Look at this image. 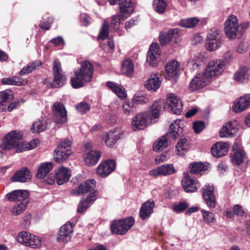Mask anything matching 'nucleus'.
I'll list each match as a JSON object with an SVG mask.
<instances>
[{
  "instance_id": "13d9d810",
  "label": "nucleus",
  "mask_w": 250,
  "mask_h": 250,
  "mask_svg": "<svg viewBox=\"0 0 250 250\" xmlns=\"http://www.w3.org/2000/svg\"><path fill=\"white\" fill-rule=\"evenodd\" d=\"M188 206V205L187 203L182 202L178 204L176 203L173 204L172 206V209L175 212L181 213L186 209Z\"/></svg>"
},
{
  "instance_id": "e433bc0d",
  "label": "nucleus",
  "mask_w": 250,
  "mask_h": 250,
  "mask_svg": "<svg viewBox=\"0 0 250 250\" xmlns=\"http://www.w3.org/2000/svg\"><path fill=\"white\" fill-rule=\"evenodd\" d=\"M101 157V153L98 151H90L88 152L84 159L85 164L89 166L95 165L99 161Z\"/></svg>"
},
{
  "instance_id": "4be33fe9",
  "label": "nucleus",
  "mask_w": 250,
  "mask_h": 250,
  "mask_svg": "<svg viewBox=\"0 0 250 250\" xmlns=\"http://www.w3.org/2000/svg\"><path fill=\"white\" fill-rule=\"evenodd\" d=\"M250 106V94L241 97L236 100L232 106V109L235 112H241Z\"/></svg>"
},
{
  "instance_id": "a878e982",
  "label": "nucleus",
  "mask_w": 250,
  "mask_h": 250,
  "mask_svg": "<svg viewBox=\"0 0 250 250\" xmlns=\"http://www.w3.org/2000/svg\"><path fill=\"white\" fill-rule=\"evenodd\" d=\"M180 65L178 62L175 60L169 62L165 67V78L168 80L176 76L179 71Z\"/></svg>"
},
{
  "instance_id": "09e8293b",
  "label": "nucleus",
  "mask_w": 250,
  "mask_h": 250,
  "mask_svg": "<svg viewBox=\"0 0 250 250\" xmlns=\"http://www.w3.org/2000/svg\"><path fill=\"white\" fill-rule=\"evenodd\" d=\"M1 83L2 84L21 85L23 84L24 82H23L20 78L13 77L11 78H5L2 79Z\"/></svg>"
},
{
  "instance_id": "20e7f679",
  "label": "nucleus",
  "mask_w": 250,
  "mask_h": 250,
  "mask_svg": "<svg viewBox=\"0 0 250 250\" xmlns=\"http://www.w3.org/2000/svg\"><path fill=\"white\" fill-rule=\"evenodd\" d=\"M72 141L68 139L61 141L54 151V160L57 162H63L71 154Z\"/></svg>"
},
{
  "instance_id": "39448f33",
  "label": "nucleus",
  "mask_w": 250,
  "mask_h": 250,
  "mask_svg": "<svg viewBox=\"0 0 250 250\" xmlns=\"http://www.w3.org/2000/svg\"><path fill=\"white\" fill-rule=\"evenodd\" d=\"M224 30L226 36L229 39H235L241 36L242 32L239 30V24L237 17L230 15L225 22Z\"/></svg>"
},
{
  "instance_id": "49530a36",
  "label": "nucleus",
  "mask_w": 250,
  "mask_h": 250,
  "mask_svg": "<svg viewBox=\"0 0 250 250\" xmlns=\"http://www.w3.org/2000/svg\"><path fill=\"white\" fill-rule=\"evenodd\" d=\"M153 6L157 13L163 14L167 6V3L164 0H153Z\"/></svg>"
},
{
  "instance_id": "4468645a",
  "label": "nucleus",
  "mask_w": 250,
  "mask_h": 250,
  "mask_svg": "<svg viewBox=\"0 0 250 250\" xmlns=\"http://www.w3.org/2000/svg\"><path fill=\"white\" fill-rule=\"evenodd\" d=\"M116 167L115 162L113 160H108L100 164L97 168V174L102 178H105L110 174Z\"/></svg>"
},
{
  "instance_id": "bf43d9fd",
  "label": "nucleus",
  "mask_w": 250,
  "mask_h": 250,
  "mask_svg": "<svg viewBox=\"0 0 250 250\" xmlns=\"http://www.w3.org/2000/svg\"><path fill=\"white\" fill-rule=\"evenodd\" d=\"M148 101L149 99L147 97L143 95L139 96L136 94L133 98L132 102L136 104H144L148 102Z\"/></svg>"
},
{
  "instance_id": "f03ea898",
  "label": "nucleus",
  "mask_w": 250,
  "mask_h": 250,
  "mask_svg": "<svg viewBox=\"0 0 250 250\" xmlns=\"http://www.w3.org/2000/svg\"><path fill=\"white\" fill-rule=\"evenodd\" d=\"M96 182L95 180H88L72 190V192L73 193L78 195L83 194L90 192L86 198L83 199L80 202L78 206V212H84L96 200L98 196V192L95 190H93L96 187Z\"/></svg>"
},
{
  "instance_id": "8fccbe9b",
  "label": "nucleus",
  "mask_w": 250,
  "mask_h": 250,
  "mask_svg": "<svg viewBox=\"0 0 250 250\" xmlns=\"http://www.w3.org/2000/svg\"><path fill=\"white\" fill-rule=\"evenodd\" d=\"M134 103L132 101L125 102L122 105V109L124 113L126 115H133L134 111Z\"/></svg>"
},
{
  "instance_id": "f257e3e1",
  "label": "nucleus",
  "mask_w": 250,
  "mask_h": 250,
  "mask_svg": "<svg viewBox=\"0 0 250 250\" xmlns=\"http://www.w3.org/2000/svg\"><path fill=\"white\" fill-rule=\"evenodd\" d=\"M164 108V103L162 101L154 102L151 111L148 113L143 112L137 114L131 122L132 128L134 130L143 129L150 124L155 123L159 118L160 111Z\"/></svg>"
},
{
  "instance_id": "052dcab7",
  "label": "nucleus",
  "mask_w": 250,
  "mask_h": 250,
  "mask_svg": "<svg viewBox=\"0 0 250 250\" xmlns=\"http://www.w3.org/2000/svg\"><path fill=\"white\" fill-rule=\"evenodd\" d=\"M76 108L78 112L83 114L89 110L90 106L86 103L82 102L76 105Z\"/></svg>"
},
{
  "instance_id": "f3484780",
  "label": "nucleus",
  "mask_w": 250,
  "mask_h": 250,
  "mask_svg": "<svg viewBox=\"0 0 250 250\" xmlns=\"http://www.w3.org/2000/svg\"><path fill=\"white\" fill-rule=\"evenodd\" d=\"M233 149L230 153V159L233 165H240L246 158V153L243 149L235 143L232 146Z\"/></svg>"
},
{
  "instance_id": "6e6552de",
  "label": "nucleus",
  "mask_w": 250,
  "mask_h": 250,
  "mask_svg": "<svg viewBox=\"0 0 250 250\" xmlns=\"http://www.w3.org/2000/svg\"><path fill=\"white\" fill-rule=\"evenodd\" d=\"M222 39L216 29H212L209 32L206 41V48L210 51H213L221 46Z\"/></svg>"
},
{
  "instance_id": "ea45409f",
  "label": "nucleus",
  "mask_w": 250,
  "mask_h": 250,
  "mask_svg": "<svg viewBox=\"0 0 250 250\" xmlns=\"http://www.w3.org/2000/svg\"><path fill=\"white\" fill-rule=\"evenodd\" d=\"M168 145V135L166 134L155 142L153 145V149L156 151H161L166 148Z\"/></svg>"
},
{
  "instance_id": "58836bf2",
  "label": "nucleus",
  "mask_w": 250,
  "mask_h": 250,
  "mask_svg": "<svg viewBox=\"0 0 250 250\" xmlns=\"http://www.w3.org/2000/svg\"><path fill=\"white\" fill-rule=\"evenodd\" d=\"M182 121L176 120L170 125L169 133L172 138H176L178 135L182 133L183 128L181 126Z\"/></svg>"
},
{
  "instance_id": "79ce46f5",
  "label": "nucleus",
  "mask_w": 250,
  "mask_h": 250,
  "mask_svg": "<svg viewBox=\"0 0 250 250\" xmlns=\"http://www.w3.org/2000/svg\"><path fill=\"white\" fill-rule=\"evenodd\" d=\"M189 146L187 140L185 138L180 139L176 147L177 154L179 156L185 155L188 150Z\"/></svg>"
},
{
  "instance_id": "4d7b16f0",
  "label": "nucleus",
  "mask_w": 250,
  "mask_h": 250,
  "mask_svg": "<svg viewBox=\"0 0 250 250\" xmlns=\"http://www.w3.org/2000/svg\"><path fill=\"white\" fill-rule=\"evenodd\" d=\"M201 213L204 221L206 223L209 224L214 220V215L212 212L206 211L204 209H202Z\"/></svg>"
},
{
  "instance_id": "6e6d98bb",
  "label": "nucleus",
  "mask_w": 250,
  "mask_h": 250,
  "mask_svg": "<svg viewBox=\"0 0 250 250\" xmlns=\"http://www.w3.org/2000/svg\"><path fill=\"white\" fill-rule=\"evenodd\" d=\"M42 245V240L39 236L31 234L27 246L32 248H38Z\"/></svg>"
},
{
  "instance_id": "1a4fd4ad",
  "label": "nucleus",
  "mask_w": 250,
  "mask_h": 250,
  "mask_svg": "<svg viewBox=\"0 0 250 250\" xmlns=\"http://www.w3.org/2000/svg\"><path fill=\"white\" fill-rule=\"evenodd\" d=\"M21 138L22 134L20 132L16 130L12 131L2 138L1 144L5 149L10 150L16 148Z\"/></svg>"
},
{
  "instance_id": "f704fd0d",
  "label": "nucleus",
  "mask_w": 250,
  "mask_h": 250,
  "mask_svg": "<svg viewBox=\"0 0 250 250\" xmlns=\"http://www.w3.org/2000/svg\"><path fill=\"white\" fill-rule=\"evenodd\" d=\"M53 167V164L51 162L42 163L38 168L37 177L39 179L44 178Z\"/></svg>"
},
{
  "instance_id": "603ef678",
  "label": "nucleus",
  "mask_w": 250,
  "mask_h": 250,
  "mask_svg": "<svg viewBox=\"0 0 250 250\" xmlns=\"http://www.w3.org/2000/svg\"><path fill=\"white\" fill-rule=\"evenodd\" d=\"M125 18L123 15L120 14L113 16L110 21V27L115 29H118L121 21H124Z\"/></svg>"
},
{
  "instance_id": "5fc2aeb1",
  "label": "nucleus",
  "mask_w": 250,
  "mask_h": 250,
  "mask_svg": "<svg viewBox=\"0 0 250 250\" xmlns=\"http://www.w3.org/2000/svg\"><path fill=\"white\" fill-rule=\"evenodd\" d=\"M31 234L26 231L20 232L17 236V241L21 244L27 246L29 244Z\"/></svg>"
},
{
  "instance_id": "338daca9",
  "label": "nucleus",
  "mask_w": 250,
  "mask_h": 250,
  "mask_svg": "<svg viewBox=\"0 0 250 250\" xmlns=\"http://www.w3.org/2000/svg\"><path fill=\"white\" fill-rule=\"evenodd\" d=\"M233 212L234 213L239 216H243L244 214V211L243 210L242 207L238 205H236L234 206Z\"/></svg>"
},
{
  "instance_id": "c03bdc74",
  "label": "nucleus",
  "mask_w": 250,
  "mask_h": 250,
  "mask_svg": "<svg viewBox=\"0 0 250 250\" xmlns=\"http://www.w3.org/2000/svg\"><path fill=\"white\" fill-rule=\"evenodd\" d=\"M28 202V199L17 202L11 210L12 214L16 216L21 214L25 209Z\"/></svg>"
},
{
  "instance_id": "37998d69",
  "label": "nucleus",
  "mask_w": 250,
  "mask_h": 250,
  "mask_svg": "<svg viewBox=\"0 0 250 250\" xmlns=\"http://www.w3.org/2000/svg\"><path fill=\"white\" fill-rule=\"evenodd\" d=\"M199 20L195 17L190 18L183 19L180 20L179 24L180 26L187 28H192L195 27L199 22Z\"/></svg>"
},
{
  "instance_id": "393cba45",
  "label": "nucleus",
  "mask_w": 250,
  "mask_h": 250,
  "mask_svg": "<svg viewBox=\"0 0 250 250\" xmlns=\"http://www.w3.org/2000/svg\"><path fill=\"white\" fill-rule=\"evenodd\" d=\"M182 179V184L187 192H194L200 187V184L196 180H193L189 176L185 174Z\"/></svg>"
},
{
  "instance_id": "3c124183",
  "label": "nucleus",
  "mask_w": 250,
  "mask_h": 250,
  "mask_svg": "<svg viewBox=\"0 0 250 250\" xmlns=\"http://www.w3.org/2000/svg\"><path fill=\"white\" fill-rule=\"evenodd\" d=\"M190 171L193 174H199L200 172L207 169L206 166L200 162H194L189 165Z\"/></svg>"
},
{
  "instance_id": "774afa93",
  "label": "nucleus",
  "mask_w": 250,
  "mask_h": 250,
  "mask_svg": "<svg viewBox=\"0 0 250 250\" xmlns=\"http://www.w3.org/2000/svg\"><path fill=\"white\" fill-rule=\"evenodd\" d=\"M167 159L166 154L162 153L155 158V161L157 164H159L167 161Z\"/></svg>"
},
{
  "instance_id": "b1692460",
  "label": "nucleus",
  "mask_w": 250,
  "mask_h": 250,
  "mask_svg": "<svg viewBox=\"0 0 250 250\" xmlns=\"http://www.w3.org/2000/svg\"><path fill=\"white\" fill-rule=\"evenodd\" d=\"M229 147L228 143L219 142L212 146L211 152L214 157H221L227 154Z\"/></svg>"
},
{
  "instance_id": "bb28decb",
  "label": "nucleus",
  "mask_w": 250,
  "mask_h": 250,
  "mask_svg": "<svg viewBox=\"0 0 250 250\" xmlns=\"http://www.w3.org/2000/svg\"><path fill=\"white\" fill-rule=\"evenodd\" d=\"M179 36V29H170L162 33L159 37L160 42L162 45H166L171 41L172 38H177Z\"/></svg>"
},
{
  "instance_id": "680f3d73",
  "label": "nucleus",
  "mask_w": 250,
  "mask_h": 250,
  "mask_svg": "<svg viewBox=\"0 0 250 250\" xmlns=\"http://www.w3.org/2000/svg\"><path fill=\"white\" fill-rule=\"evenodd\" d=\"M103 49L107 51L112 50L114 47V42L112 39L108 38L107 41L103 43Z\"/></svg>"
},
{
  "instance_id": "7ed1b4c3",
  "label": "nucleus",
  "mask_w": 250,
  "mask_h": 250,
  "mask_svg": "<svg viewBox=\"0 0 250 250\" xmlns=\"http://www.w3.org/2000/svg\"><path fill=\"white\" fill-rule=\"evenodd\" d=\"M93 71V66L89 62L82 61L80 67L74 71V75L71 79L72 87L79 88L83 87L85 83L90 82L92 78Z\"/></svg>"
},
{
  "instance_id": "473e14b6",
  "label": "nucleus",
  "mask_w": 250,
  "mask_h": 250,
  "mask_svg": "<svg viewBox=\"0 0 250 250\" xmlns=\"http://www.w3.org/2000/svg\"><path fill=\"white\" fill-rule=\"evenodd\" d=\"M39 143L40 141L38 139H34L28 143L20 142V141L15 148H16V152H21L33 149L39 145Z\"/></svg>"
},
{
  "instance_id": "2f4dec72",
  "label": "nucleus",
  "mask_w": 250,
  "mask_h": 250,
  "mask_svg": "<svg viewBox=\"0 0 250 250\" xmlns=\"http://www.w3.org/2000/svg\"><path fill=\"white\" fill-rule=\"evenodd\" d=\"M31 178L29 171L26 168H23L15 172L11 178L13 182H27Z\"/></svg>"
},
{
  "instance_id": "864d4df0",
  "label": "nucleus",
  "mask_w": 250,
  "mask_h": 250,
  "mask_svg": "<svg viewBox=\"0 0 250 250\" xmlns=\"http://www.w3.org/2000/svg\"><path fill=\"white\" fill-rule=\"evenodd\" d=\"M109 28V24L106 21H104V23L103 24L99 33L98 35V38L99 40H105L106 39L109 35L108 32Z\"/></svg>"
},
{
  "instance_id": "c756f323",
  "label": "nucleus",
  "mask_w": 250,
  "mask_h": 250,
  "mask_svg": "<svg viewBox=\"0 0 250 250\" xmlns=\"http://www.w3.org/2000/svg\"><path fill=\"white\" fill-rule=\"evenodd\" d=\"M161 84V81L158 74L154 73L150 76L145 84V86L149 90L156 91L160 87Z\"/></svg>"
},
{
  "instance_id": "5701e85b",
  "label": "nucleus",
  "mask_w": 250,
  "mask_h": 250,
  "mask_svg": "<svg viewBox=\"0 0 250 250\" xmlns=\"http://www.w3.org/2000/svg\"><path fill=\"white\" fill-rule=\"evenodd\" d=\"M6 199L9 201H22L28 199L29 192L26 190H14L6 194Z\"/></svg>"
},
{
  "instance_id": "423d86ee",
  "label": "nucleus",
  "mask_w": 250,
  "mask_h": 250,
  "mask_svg": "<svg viewBox=\"0 0 250 250\" xmlns=\"http://www.w3.org/2000/svg\"><path fill=\"white\" fill-rule=\"evenodd\" d=\"M225 68V64L221 60H214L210 61L203 71L211 81L221 75Z\"/></svg>"
},
{
  "instance_id": "ddd939ff",
  "label": "nucleus",
  "mask_w": 250,
  "mask_h": 250,
  "mask_svg": "<svg viewBox=\"0 0 250 250\" xmlns=\"http://www.w3.org/2000/svg\"><path fill=\"white\" fill-rule=\"evenodd\" d=\"M161 51L157 43H153L150 46L146 58L147 63L152 66H156L160 60Z\"/></svg>"
},
{
  "instance_id": "6ab92c4d",
  "label": "nucleus",
  "mask_w": 250,
  "mask_h": 250,
  "mask_svg": "<svg viewBox=\"0 0 250 250\" xmlns=\"http://www.w3.org/2000/svg\"><path fill=\"white\" fill-rule=\"evenodd\" d=\"M73 231L72 224L67 222L61 228L57 238L58 241L63 243L68 242L71 237Z\"/></svg>"
},
{
  "instance_id": "7c9ffc66",
  "label": "nucleus",
  "mask_w": 250,
  "mask_h": 250,
  "mask_svg": "<svg viewBox=\"0 0 250 250\" xmlns=\"http://www.w3.org/2000/svg\"><path fill=\"white\" fill-rule=\"evenodd\" d=\"M154 207V202L153 201H147L144 203L140 208V217L143 219L145 220L148 218L153 212V209Z\"/></svg>"
},
{
  "instance_id": "a18cd8bd",
  "label": "nucleus",
  "mask_w": 250,
  "mask_h": 250,
  "mask_svg": "<svg viewBox=\"0 0 250 250\" xmlns=\"http://www.w3.org/2000/svg\"><path fill=\"white\" fill-rule=\"evenodd\" d=\"M248 69L243 67L239 69L234 75V80L239 83H243L249 78Z\"/></svg>"
},
{
  "instance_id": "aec40b11",
  "label": "nucleus",
  "mask_w": 250,
  "mask_h": 250,
  "mask_svg": "<svg viewBox=\"0 0 250 250\" xmlns=\"http://www.w3.org/2000/svg\"><path fill=\"white\" fill-rule=\"evenodd\" d=\"M237 122L235 121H230L225 124L220 131L221 137H231L235 135L238 131V127L237 126Z\"/></svg>"
},
{
  "instance_id": "e2e57ef3",
  "label": "nucleus",
  "mask_w": 250,
  "mask_h": 250,
  "mask_svg": "<svg viewBox=\"0 0 250 250\" xmlns=\"http://www.w3.org/2000/svg\"><path fill=\"white\" fill-rule=\"evenodd\" d=\"M36 65L34 64H28L26 66L23 67L19 72L20 75H23L31 72L35 68Z\"/></svg>"
},
{
  "instance_id": "2eb2a0df",
  "label": "nucleus",
  "mask_w": 250,
  "mask_h": 250,
  "mask_svg": "<svg viewBox=\"0 0 250 250\" xmlns=\"http://www.w3.org/2000/svg\"><path fill=\"white\" fill-rule=\"evenodd\" d=\"M53 113L55 122L58 124L65 123L67 120V113L64 106L59 102H55L53 107Z\"/></svg>"
},
{
  "instance_id": "0eeeda50",
  "label": "nucleus",
  "mask_w": 250,
  "mask_h": 250,
  "mask_svg": "<svg viewBox=\"0 0 250 250\" xmlns=\"http://www.w3.org/2000/svg\"><path fill=\"white\" fill-rule=\"evenodd\" d=\"M134 223V219L132 217L114 221L110 225L111 231L114 233L123 235L132 227Z\"/></svg>"
},
{
  "instance_id": "de8ad7c7",
  "label": "nucleus",
  "mask_w": 250,
  "mask_h": 250,
  "mask_svg": "<svg viewBox=\"0 0 250 250\" xmlns=\"http://www.w3.org/2000/svg\"><path fill=\"white\" fill-rule=\"evenodd\" d=\"M46 129V125L42 119H39L33 123L31 131L32 133H38Z\"/></svg>"
},
{
  "instance_id": "c9c22d12",
  "label": "nucleus",
  "mask_w": 250,
  "mask_h": 250,
  "mask_svg": "<svg viewBox=\"0 0 250 250\" xmlns=\"http://www.w3.org/2000/svg\"><path fill=\"white\" fill-rule=\"evenodd\" d=\"M204 57L201 54H197L189 59L188 66L191 69H196L203 63Z\"/></svg>"
},
{
  "instance_id": "c85d7f7f",
  "label": "nucleus",
  "mask_w": 250,
  "mask_h": 250,
  "mask_svg": "<svg viewBox=\"0 0 250 250\" xmlns=\"http://www.w3.org/2000/svg\"><path fill=\"white\" fill-rule=\"evenodd\" d=\"M121 13L125 18L128 17L134 9V5L131 0H121L119 3Z\"/></svg>"
},
{
  "instance_id": "9b49d317",
  "label": "nucleus",
  "mask_w": 250,
  "mask_h": 250,
  "mask_svg": "<svg viewBox=\"0 0 250 250\" xmlns=\"http://www.w3.org/2000/svg\"><path fill=\"white\" fill-rule=\"evenodd\" d=\"M62 71L59 61L57 59H55L53 67L54 80L52 84L54 87L62 86L66 83V78L63 75Z\"/></svg>"
},
{
  "instance_id": "412c9836",
  "label": "nucleus",
  "mask_w": 250,
  "mask_h": 250,
  "mask_svg": "<svg viewBox=\"0 0 250 250\" xmlns=\"http://www.w3.org/2000/svg\"><path fill=\"white\" fill-rule=\"evenodd\" d=\"M167 103L172 111L176 114L181 113L183 104L181 100L173 94H170L167 97Z\"/></svg>"
},
{
  "instance_id": "0e129e2a",
  "label": "nucleus",
  "mask_w": 250,
  "mask_h": 250,
  "mask_svg": "<svg viewBox=\"0 0 250 250\" xmlns=\"http://www.w3.org/2000/svg\"><path fill=\"white\" fill-rule=\"evenodd\" d=\"M195 132L199 133L201 132L205 127V124L202 121L195 122L193 125Z\"/></svg>"
},
{
  "instance_id": "72a5a7b5",
  "label": "nucleus",
  "mask_w": 250,
  "mask_h": 250,
  "mask_svg": "<svg viewBox=\"0 0 250 250\" xmlns=\"http://www.w3.org/2000/svg\"><path fill=\"white\" fill-rule=\"evenodd\" d=\"M107 86L115 93L117 96L123 99L126 97V93L125 89L120 84L111 82L106 83Z\"/></svg>"
},
{
  "instance_id": "cd10ccee",
  "label": "nucleus",
  "mask_w": 250,
  "mask_h": 250,
  "mask_svg": "<svg viewBox=\"0 0 250 250\" xmlns=\"http://www.w3.org/2000/svg\"><path fill=\"white\" fill-rule=\"evenodd\" d=\"M71 173L70 170L63 167H60L56 173V180L59 185H62L67 182Z\"/></svg>"
},
{
  "instance_id": "a19ab883",
  "label": "nucleus",
  "mask_w": 250,
  "mask_h": 250,
  "mask_svg": "<svg viewBox=\"0 0 250 250\" xmlns=\"http://www.w3.org/2000/svg\"><path fill=\"white\" fill-rule=\"evenodd\" d=\"M134 69V64L131 60L127 59L125 60L122 64V72L125 75L131 77Z\"/></svg>"
},
{
  "instance_id": "f8f14e48",
  "label": "nucleus",
  "mask_w": 250,
  "mask_h": 250,
  "mask_svg": "<svg viewBox=\"0 0 250 250\" xmlns=\"http://www.w3.org/2000/svg\"><path fill=\"white\" fill-rule=\"evenodd\" d=\"M176 172L174 166L171 164H164L151 169L149 171L150 176L157 178L160 176H166L175 173Z\"/></svg>"
},
{
  "instance_id": "9d476101",
  "label": "nucleus",
  "mask_w": 250,
  "mask_h": 250,
  "mask_svg": "<svg viewBox=\"0 0 250 250\" xmlns=\"http://www.w3.org/2000/svg\"><path fill=\"white\" fill-rule=\"evenodd\" d=\"M211 81L204 71L197 74L189 84L190 90L194 91L203 88L208 85Z\"/></svg>"
},
{
  "instance_id": "69168bd1",
  "label": "nucleus",
  "mask_w": 250,
  "mask_h": 250,
  "mask_svg": "<svg viewBox=\"0 0 250 250\" xmlns=\"http://www.w3.org/2000/svg\"><path fill=\"white\" fill-rule=\"evenodd\" d=\"M50 42L56 46H63L64 44V41L62 37H58L52 39Z\"/></svg>"
},
{
  "instance_id": "dca6fc26",
  "label": "nucleus",
  "mask_w": 250,
  "mask_h": 250,
  "mask_svg": "<svg viewBox=\"0 0 250 250\" xmlns=\"http://www.w3.org/2000/svg\"><path fill=\"white\" fill-rule=\"evenodd\" d=\"M214 188L209 185H205L202 189V196L206 203L209 208H214L216 201L214 194Z\"/></svg>"
},
{
  "instance_id": "a211bd4d",
  "label": "nucleus",
  "mask_w": 250,
  "mask_h": 250,
  "mask_svg": "<svg viewBox=\"0 0 250 250\" xmlns=\"http://www.w3.org/2000/svg\"><path fill=\"white\" fill-rule=\"evenodd\" d=\"M123 135V131L120 128H115L107 132L104 139L105 144L108 147H113L121 139Z\"/></svg>"
},
{
  "instance_id": "4c0bfd02",
  "label": "nucleus",
  "mask_w": 250,
  "mask_h": 250,
  "mask_svg": "<svg viewBox=\"0 0 250 250\" xmlns=\"http://www.w3.org/2000/svg\"><path fill=\"white\" fill-rule=\"evenodd\" d=\"M13 99V96L10 90H6L0 92V112L6 110V107L5 103L9 100H12Z\"/></svg>"
}]
</instances>
